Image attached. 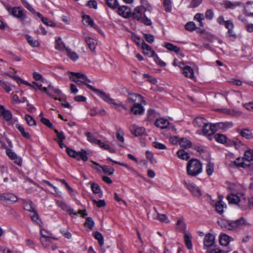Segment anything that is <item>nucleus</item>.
<instances>
[{
  "instance_id": "1",
  "label": "nucleus",
  "mask_w": 253,
  "mask_h": 253,
  "mask_svg": "<svg viewBox=\"0 0 253 253\" xmlns=\"http://www.w3.org/2000/svg\"><path fill=\"white\" fill-rule=\"evenodd\" d=\"M186 169L189 175L196 176L202 171V165L198 160L191 159L188 162Z\"/></svg>"
},
{
  "instance_id": "2",
  "label": "nucleus",
  "mask_w": 253,
  "mask_h": 253,
  "mask_svg": "<svg viewBox=\"0 0 253 253\" xmlns=\"http://www.w3.org/2000/svg\"><path fill=\"white\" fill-rule=\"evenodd\" d=\"M221 228L225 231H238L248 225V222H218Z\"/></svg>"
},
{
  "instance_id": "3",
  "label": "nucleus",
  "mask_w": 253,
  "mask_h": 253,
  "mask_svg": "<svg viewBox=\"0 0 253 253\" xmlns=\"http://www.w3.org/2000/svg\"><path fill=\"white\" fill-rule=\"evenodd\" d=\"M23 208L25 210L30 211V217L33 221H36L39 219L38 213L35 209L33 202L30 200H24Z\"/></svg>"
},
{
  "instance_id": "4",
  "label": "nucleus",
  "mask_w": 253,
  "mask_h": 253,
  "mask_svg": "<svg viewBox=\"0 0 253 253\" xmlns=\"http://www.w3.org/2000/svg\"><path fill=\"white\" fill-rule=\"evenodd\" d=\"M66 152L70 157L74 158L77 160L82 159L85 162L88 159L87 153L84 149H82L80 152H77L74 150L66 147Z\"/></svg>"
},
{
  "instance_id": "5",
  "label": "nucleus",
  "mask_w": 253,
  "mask_h": 253,
  "mask_svg": "<svg viewBox=\"0 0 253 253\" xmlns=\"http://www.w3.org/2000/svg\"><path fill=\"white\" fill-rule=\"evenodd\" d=\"M58 206L63 210L67 211L70 215H77L80 214L81 216L84 217L87 215L86 210H79L78 212H75L73 209L70 208L66 204L62 202H58Z\"/></svg>"
},
{
  "instance_id": "6",
  "label": "nucleus",
  "mask_w": 253,
  "mask_h": 253,
  "mask_svg": "<svg viewBox=\"0 0 253 253\" xmlns=\"http://www.w3.org/2000/svg\"><path fill=\"white\" fill-rule=\"evenodd\" d=\"M207 126L202 127V132L204 135L207 136L210 140H212L213 135L216 131L215 125H211L207 122Z\"/></svg>"
},
{
  "instance_id": "7",
  "label": "nucleus",
  "mask_w": 253,
  "mask_h": 253,
  "mask_svg": "<svg viewBox=\"0 0 253 253\" xmlns=\"http://www.w3.org/2000/svg\"><path fill=\"white\" fill-rule=\"evenodd\" d=\"M145 8L143 6H139L135 7L133 11L131 13V15L133 19L140 21L145 15L144 12Z\"/></svg>"
},
{
  "instance_id": "8",
  "label": "nucleus",
  "mask_w": 253,
  "mask_h": 253,
  "mask_svg": "<svg viewBox=\"0 0 253 253\" xmlns=\"http://www.w3.org/2000/svg\"><path fill=\"white\" fill-rule=\"evenodd\" d=\"M17 200V196L11 193L0 194V200L7 204H13L16 202Z\"/></svg>"
},
{
  "instance_id": "9",
  "label": "nucleus",
  "mask_w": 253,
  "mask_h": 253,
  "mask_svg": "<svg viewBox=\"0 0 253 253\" xmlns=\"http://www.w3.org/2000/svg\"><path fill=\"white\" fill-rule=\"evenodd\" d=\"M141 46L143 50V53L144 55H147L149 57H156L157 59L159 60V57L155 53V51L148 44H146L143 40L142 41Z\"/></svg>"
},
{
  "instance_id": "10",
  "label": "nucleus",
  "mask_w": 253,
  "mask_h": 253,
  "mask_svg": "<svg viewBox=\"0 0 253 253\" xmlns=\"http://www.w3.org/2000/svg\"><path fill=\"white\" fill-rule=\"evenodd\" d=\"M227 199L230 204H238L243 210H247V205H244L243 200H240L239 197L235 194H231L227 196Z\"/></svg>"
},
{
  "instance_id": "11",
  "label": "nucleus",
  "mask_w": 253,
  "mask_h": 253,
  "mask_svg": "<svg viewBox=\"0 0 253 253\" xmlns=\"http://www.w3.org/2000/svg\"><path fill=\"white\" fill-rule=\"evenodd\" d=\"M41 235L42 237L41 238V242L42 245L45 248H47L51 246L52 241L51 239L57 240L58 239L55 237H51L47 235L43 234V230H41Z\"/></svg>"
},
{
  "instance_id": "12",
  "label": "nucleus",
  "mask_w": 253,
  "mask_h": 253,
  "mask_svg": "<svg viewBox=\"0 0 253 253\" xmlns=\"http://www.w3.org/2000/svg\"><path fill=\"white\" fill-rule=\"evenodd\" d=\"M145 103V101L143 99V97L141 95L133 93V92H128V97L126 100V102L127 103H140L141 102Z\"/></svg>"
},
{
  "instance_id": "13",
  "label": "nucleus",
  "mask_w": 253,
  "mask_h": 253,
  "mask_svg": "<svg viewBox=\"0 0 253 253\" xmlns=\"http://www.w3.org/2000/svg\"><path fill=\"white\" fill-rule=\"evenodd\" d=\"M89 88L94 91L98 96L101 98L105 101L110 103L111 99L109 94H107L104 91L94 88L92 85H88Z\"/></svg>"
},
{
  "instance_id": "14",
  "label": "nucleus",
  "mask_w": 253,
  "mask_h": 253,
  "mask_svg": "<svg viewBox=\"0 0 253 253\" xmlns=\"http://www.w3.org/2000/svg\"><path fill=\"white\" fill-rule=\"evenodd\" d=\"M6 153L10 159L14 161L15 164L18 166L21 165L22 161L21 158L18 157L11 149L7 148L6 149Z\"/></svg>"
},
{
  "instance_id": "15",
  "label": "nucleus",
  "mask_w": 253,
  "mask_h": 253,
  "mask_svg": "<svg viewBox=\"0 0 253 253\" xmlns=\"http://www.w3.org/2000/svg\"><path fill=\"white\" fill-rule=\"evenodd\" d=\"M118 13L125 18L130 17L131 15V12L130 8L126 6H122L118 7L117 10Z\"/></svg>"
},
{
  "instance_id": "16",
  "label": "nucleus",
  "mask_w": 253,
  "mask_h": 253,
  "mask_svg": "<svg viewBox=\"0 0 253 253\" xmlns=\"http://www.w3.org/2000/svg\"><path fill=\"white\" fill-rule=\"evenodd\" d=\"M11 14L20 19L21 21H23L26 18L23 10L19 7H13L11 10Z\"/></svg>"
},
{
  "instance_id": "17",
  "label": "nucleus",
  "mask_w": 253,
  "mask_h": 253,
  "mask_svg": "<svg viewBox=\"0 0 253 253\" xmlns=\"http://www.w3.org/2000/svg\"><path fill=\"white\" fill-rule=\"evenodd\" d=\"M83 22L84 25L90 26L100 32V29L99 27L96 25L92 19L90 17V16L87 15H84L83 16Z\"/></svg>"
},
{
  "instance_id": "18",
  "label": "nucleus",
  "mask_w": 253,
  "mask_h": 253,
  "mask_svg": "<svg viewBox=\"0 0 253 253\" xmlns=\"http://www.w3.org/2000/svg\"><path fill=\"white\" fill-rule=\"evenodd\" d=\"M144 111V107L140 103H135L130 108V112L134 115H141Z\"/></svg>"
},
{
  "instance_id": "19",
  "label": "nucleus",
  "mask_w": 253,
  "mask_h": 253,
  "mask_svg": "<svg viewBox=\"0 0 253 253\" xmlns=\"http://www.w3.org/2000/svg\"><path fill=\"white\" fill-rule=\"evenodd\" d=\"M130 130L132 133L138 136L142 135L145 132V129L143 127H139L136 125H132L130 127Z\"/></svg>"
},
{
  "instance_id": "20",
  "label": "nucleus",
  "mask_w": 253,
  "mask_h": 253,
  "mask_svg": "<svg viewBox=\"0 0 253 253\" xmlns=\"http://www.w3.org/2000/svg\"><path fill=\"white\" fill-rule=\"evenodd\" d=\"M183 182L184 184L186 186L187 188L195 196L199 197L202 195L201 191L198 187H195L194 185L190 184H187L185 181H184Z\"/></svg>"
},
{
  "instance_id": "21",
  "label": "nucleus",
  "mask_w": 253,
  "mask_h": 253,
  "mask_svg": "<svg viewBox=\"0 0 253 253\" xmlns=\"http://www.w3.org/2000/svg\"><path fill=\"white\" fill-rule=\"evenodd\" d=\"M169 125L168 120L163 118L157 119L155 121V125L161 129L167 128Z\"/></svg>"
},
{
  "instance_id": "22",
  "label": "nucleus",
  "mask_w": 253,
  "mask_h": 253,
  "mask_svg": "<svg viewBox=\"0 0 253 253\" xmlns=\"http://www.w3.org/2000/svg\"><path fill=\"white\" fill-rule=\"evenodd\" d=\"M237 131L242 137L246 139H251L253 138V134L251 130L249 128H243L241 130L238 129Z\"/></svg>"
},
{
  "instance_id": "23",
  "label": "nucleus",
  "mask_w": 253,
  "mask_h": 253,
  "mask_svg": "<svg viewBox=\"0 0 253 253\" xmlns=\"http://www.w3.org/2000/svg\"><path fill=\"white\" fill-rule=\"evenodd\" d=\"M207 121L203 117H198L195 119L193 124L195 127H202L207 126Z\"/></svg>"
},
{
  "instance_id": "24",
  "label": "nucleus",
  "mask_w": 253,
  "mask_h": 253,
  "mask_svg": "<svg viewBox=\"0 0 253 253\" xmlns=\"http://www.w3.org/2000/svg\"><path fill=\"white\" fill-rule=\"evenodd\" d=\"M204 245L207 247L212 246L214 243V236L211 234H207L204 238Z\"/></svg>"
},
{
  "instance_id": "25",
  "label": "nucleus",
  "mask_w": 253,
  "mask_h": 253,
  "mask_svg": "<svg viewBox=\"0 0 253 253\" xmlns=\"http://www.w3.org/2000/svg\"><path fill=\"white\" fill-rule=\"evenodd\" d=\"M85 42L90 50L91 51L95 52L96 46L97 44L96 40L90 37H86L85 38Z\"/></svg>"
},
{
  "instance_id": "26",
  "label": "nucleus",
  "mask_w": 253,
  "mask_h": 253,
  "mask_svg": "<svg viewBox=\"0 0 253 253\" xmlns=\"http://www.w3.org/2000/svg\"><path fill=\"white\" fill-rule=\"evenodd\" d=\"M183 74L187 78H189L191 79H195L194 70L189 66H186L183 68Z\"/></svg>"
},
{
  "instance_id": "27",
  "label": "nucleus",
  "mask_w": 253,
  "mask_h": 253,
  "mask_svg": "<svg viewBox=\"0 0 253 253\" xmlns=\"http://www.w3.org/2000/svg\"><path fill=\"white\" fill-rule=\"evenodd\" d=\"M219 200L216 202L215 208L216 211L219 213H222L223 212L224 208H226L225 204L222 202L221 198L219 196Z\"/></svg>"
},
{
  "instance_id": "28",
  "label": "nucleus",
  "mask_w": 253,
  "mask_h": 253,
  "mask_svg": "<svg viewBox=\"0 0 253 253\" xmlns=\"http://www.w3.org/2000/svg\"><path fill=\"white\" fill-rule=\"evenodd\" d=\"M213 138H214L217 142L222 144H226L227 142V138L223 134L220 133L213 134Z\"/></svg>"
},
{
  "instance_id": "29",
  "label": "nucleus",
  "mask_w": 253,
  "mask_h": 253,
  "mask_svg": "<svg viewBox=\"0 0 253 253\" xmlns=\"http://www.w3.org/2000/svg\"><path fill=\"white\" fill-rule=\"evenodd\" d=\"M191 238L192 237L190 234L185 233L184 235L185 244L186 245L187 248L189 250L192 249V248Z\"/></svg>"
},
{
  "instance_id": "30",
  "label": "nucleus",
  "mask_w": 253,
  "mask_h": 253,
  "mask_svg": "<svg viewBox=\"0 0 253 253\" xmlns=\"http://www.w3.org/2000/svg\"><path fill=\"white\" fill-rule=\"evenodd\" d=\"M222 112L226 115H230L235 117H239L241 115V112L238 111L227 109H223Z\"/></svg>"
},
{
  "instance_id": "31",
  "label": "nucleus",
  "mask_w": 253,
  "mask_h": 253,
  "mask_svg": "<svg viewBox=\"0 0 253 253\" xmlns=\"http://www.w3.org/2000/svg\"><path fill=\"white\" fill-rule=\"evenodd\" d=\"M15 126L16 128L20 132L21 134L23 137L27 139L30 138L31 135L30 133L25 130V129L23 126L19 124H16Z\"/></svg>"
},
{
  "instance_id": "32",
  "label": "nucleus",
  "mask_w": 253,
  "mask_h": 253,
  "mask_svg": "<svg viewBox=\"0 0 253 253\" xmlns=\"http://www.w3.org/2000/svg\"><path fill=\"white\" fill-rule=\"evenodd\" d=\"M245 11L249 16H253V3L247 2L245 6Z\"/></svg>"
},
{
  "instance_id": "33",
  "label": "nucleus",
  "mask_w": 253,
  "mask_h": 253,
  "mask_svg": "<svg viewBox=\"0 0 253 253\" xmlns=\"http://www.w3.org/2000/svg\"><path fill=\"white\" fill-rule=\"evenodd\" d=\"M243 160L248 162L253 161V150L249 149L246 151Z\"/></svg>"
},
{
  "instance_id": "34",
  "label": "nucleus",
  "mask_w": 253,
  "mask_h": 253,
  "mask_svg": "<svg viewBox=\"0 0 253 253\" xmlns=\"http://www.w3.org/2000/svg\"><path fill=\"white\" fill-rule=\"evenodd\" d=\"M219 242L222 246H226L230 242V237L226 234H222L220 236Z\"/></svg>"
},
{
  "instance_id": "35",
  "label": "nucleus",
  "mask_w": 253,
  "mask_h": 253,
  "mask_svg": "<svg viewBox=\"0 0 253 253\" xmlns=\"http://www.w3.org/2000/svg\"><path fill=\"white\" fill-rule=\"evenodd\" d=\"M26 38L30 44V45L33 47H38L40 45V43L38 40H34L32 37L27 35H26Z\"/></svg>"
},
{
  "instance_id": "36",
  "label": "nucleus",
  "mask_w": 253,
  "mask_h": 253,
  "mask_svg": "<svg viewBox=\"0 0 253 253\" xmlns=\"http://www.w3.org/2000/svg\"><path fill=\"white\" fill-rule=\"evenodd\" d=\"M177 156L181 159L187 160L189 159V154L184 150L181 149L177 152Z\"/></svg>"
},
{
  "instance_id": "37",
  "label": "nucleus",
  "mask_w": 253,
  "mask_h": 253,
  "mask_svg": "<svg viewBox=\"0 0 253 253\" xmlns=\"http://www.w3.org/2000/svg\"><path fill=\"white\" fill-rule=\"evenodd\" d=\"M124 133L122 130L119 129L117 130L116 133V136L117 138L118 141L120 143L119 145L122 146L121 143H123L124 142Z\"/></svg>"
},
{
  "instance_id": "38",
  "label": "nucleus",
  "mask_w": 253,
  "mask_h": 253,
  "mask_svg": "<svg viewBox=\"0 0 253 253\" xmlns=\"http://www.w3.org/2000/svg\"><path fill=\"white\" fill-rule=\"evenodd\" d=\"M179 144L181 147H183L186 149L191 147L192 143L187 138H183L179 140Z\"/></svg>"
},
{
  "instance_id": "39",
  "label": "nucleus",
  "mask_w": 253,
  "mask_h": 253,
  "mask_svg": "<svg viewBox=\"0 0 253 253\" xmlns=\"http://www.w3.org/2000/svg\"><path fill=\"white\" fill-rule=\"evenodd\" d=\"M70 74L73 76H75L76 79H82L85 81H88V83H91V81L87 78L86 76L84 74L81 73H76V72H70Z\"/></svg>"
},
{
  "instance_id": "40",
  "label": "nucleus",
  "mask_w": 253,
  "mask_h": 253,
  "mask_svg": "<svg viewBox=\"0 0 253 253\" xmlns=\"http://www.w3.org/2000/svg\"><path fill=\"white\" fill-rule=\"evenodd\" d=\"M25 120L29 126H36V121L30 115H26L25 116Z\"/></svg>"
},
{
  "instance_id": "41",
  "label": "nucleus",
  "mask_w": 253,
  "mask_h": 253,
  "mask_svg": "<svg viewBox=\"0 0 253 253\" xmlns=\"http://www.w3.org/2000/svg\"><path fill=\"white\" fill-rule=\"evenodd\" d=\"M70 79L74 82H75L78 85H85L88 88H89L88 85H90L88 84H87L88 81L83 80L82 79H76V78L74 77H70Z\"/></svg>"
},
{
  "instance_id": "42",
  "label": "nucleus",
  "mask_w": 253,
  "mask_h": 253,
  "mask_svg": "<svg viewBox=\"0 0 253 253\" xmlns=\"http://www.w3.org/2000/svg\"><path fill=\"white\" fill-rule=\"evenodd\" d=\"M214 171L213 163L209 162L206 166V172L208 175H211Z\"/></svg>"
},
{
  "instance_id": "43",
  "label": "nucleus",
  "mask_w": 253,
  "mask_h": 253,
  "mask_svg": "<svg viewBox=\"0 0 253 253\" xmlns=\"http://www.w3.org/2000/svg\"><path fill=\"white\" fill-rule=\"evenodd\" d=\"M165 47L170 51H174L176 53H178L180 51V48L177 46L174 45L170 43H167L165 45Z\"/></svg>"
},
{
  "instance_id": "44",
  "label": "nucleus",
  "mask_w": 253,
  "mask_h": 253,
  "mask_svg": "<svg viewBox=\"0 0 253 253\" xmlns=\"http://www.w3.org/2000/svg\"><path fill=\"white\" fill-rule=\"evenodd\" d=\"M66 52L68 55V56L73 60H77L79 58V56L78 54L74 51H72L69 48H66Z\"/></svg>"
},
{
  "instance_id": "45",
  "label": "nucleus",
  "mask_w": 253,
  "mask_h": 253,
  "mask_svg": "<svg viewBox=\"0 0 253 253\" xmlns=\"http://www.w3.org/2000/svg\"><path fill=\"white\" fill-rule=\"evenodd\" d=\"M54 131L56 133L57 137L58 140L54 139L55 141L57 142V141H63L65 139V136L63 133V132L61 131L59 132L58 130L56 129H54Z\"/></svg>"
},
{
  "instance_id": "46",
  "label": "nucleus",
  "mask_w": 253,
  "mask_h": 253,
  "mask_svg": "<svg viewBox=\"0 0 253 253\" xmlns=\"http://www.w3.org/2000/svg\"><path fill=\"white\" fill-rule=\"evenodd\" d=\"M94 237L98 241L100 246H102L103 244V237L101 234L98 232H95L93 234Z\"/></svg>"
},
{
  "instance_id": "47",
  "label": "nucleus",
  "mask_w": 253,
  "mask_h": 253,
  "mask_svg": "<svg viewBox=\"0 0 253 253\" xmlns=\"http://www.w3.org/2000/svg\"><path fill=\"white\" fill-rule=\"evenodd\" d=\"M64 48V43L61 41V38H58V39L56 40L55 48L58 50H62Z\"/></svg>"
},
{
  "instance_id": "48",
  "label": "nucleus",
  "mask_w": 253,
  "mask_h": 253,
  "mask_svg": "<svg viewBox=\"0 0 253 253\" xmlns=\"http://www.w3.org/2000/svg\"><path fill=\"white\" fill-rule=\"evenodd\" d=\"M186 30L189 31H193L196 29V25L193 22H189L185 25Z\"/></svg>"
},
{
  "instance_id": "49",
  "label": "nucleus",
  "mask_w": 253,
  "mask_h": 253,
  "mask_svg": "<svg viewBox=\"0 0 253 253\" xmlns=\"http://www.w3.org/2000/svg\"><path fill=\"white\" fill-rule=\"evenodd\" d=\"M91 188L94 194H98L101 192V189L97 183H91Z\"/></svg>"
},
{
  "instance_id": "50",
  "label": "nucleus",
  "mask_w": 253,
  "mask_h": 253,
  "mask_svg": "<svg viewBox=\"0 0 253 253\" xmlns=\"http://www.w3.org/2000/svg\"><path fill=\"white\" fill-rule=\"evenodd\" d=\"M41 122L48 127L54 129L52 124L50 122L48 119L44 117H42V118H41Z\"/></svg>"
},
{
  "instance_id": "51",
  "label": "nucleus",
  "mask_w": 253,
  "mask_h": 253,
  "mask_svg": "<svg viewBox=\"0 0 253 253\" xmlns=\"http://www.w3.org/2000/svg\"><path fill=\"white\" fill-rule=\"evenodd\" d=\"M2 116L6 121H9L11 119L12 114L9 110L5 109Z\"/></svg>"
},
{
  "instance_id": "52",
  "label": "nucleus",
  "mask_w": 253,
  "mask_h": 253,
  "mask_svg": "<svg viewBox=\"0 0 253 253\" xmlns=\"http://www.w3.org/2000/svg\"><path fill=\"white\" fill-rule=\"evenodd\" d=\"M176 229L183 232L184 234L186 232V225L184 222H177L176 224Z\"/></svg>"
},
{
  "instance_id": "53",
  "label": "nucleus",
  "mask_w": 253,
  "mask_h": 253,
  "mask_svg": "<svg viewBox=\"0 0 253 253\" xmlns=\"http://www.w3.org/2000/svg\"><path fill=\"white\" fill-rule=\"evenodd\" d=\"M146 157L147 159L149 160L151 164H154L157 163L156 160L153 158V155L151 152L147 151L146 152Z\"/></svg>"
},
{
  "instance_id": "54",
  "label": "nucleus",
  "mask_w": 253,
  "mask_h": 253,
  "mask_svg": "<svg viewBox=\"0 0 253 253\" xmlns=\"http://www.w3.org/2000/svg\"><path fill=\"white\" fill-rule=\"evenodd\" d=\"M152 146L156 149L163 150L166 149V146L157 141H154L152 143Z\"/></svg>"
},
{
  "instance_id": "55",
  "label": "nucleus",
  "mask_w": 253,
  "mask_h": 253,
  "mask_svg": "<svg viewBox=\"0 0 253 253\" xmlns=\"http://www.w3.org/2000/svg\"><path fill=\"white\" fill-rule=\"evenodd\" d=\"M112 162L114 163H115V164H119L121 166H123L124 167H125L126 168H127V169H129L130 170H131L132 172L136 174L137 172L136 170H135L133 168H132L131 167H129L128 165H127L126 164H125V163H120V162H118L117 161H113V160H112Z\"/></svg>"
},
{
  "instance_id": "56",
  "label": "nucleus",
  "mask_w": 253,
  "mask_h": 253,
  "mask_svg": "<svg viewBox=\"0 0 253 253\" xmlns=\"http://www.w3.org/2000/svg\"><path fill=\"white\" fill-rule=\"evenodd\" d=\"M194 19L197 20L200 23V26L203 27L204 25L202 22L203 20V14L201 13H197L194 16Z\"/></svg>"
},
{
  "instance_id": "57",
  "label": "nucleus",
  "mask_w": 253,
  "mask_h": 253,
  "mask_svg": "<svg viewBox=\"0 0 253 253\" xmlns=\"http://www.w3.org/2000/svg\"><path fill=\"white\" fill-rule=\"evenodd\" d=\"M33 77L36 81L41 80L42 83H44L46 80L42 78V76L38 72H34L33 73Z\"/></svg>"
},
{
  "instance_id": "58",
  "label": "nucleus",
  "mask_w": 253,
  "mask_h": 253,
  "mask_svg": "<svg viewBox=\"0 0 253 253\" xmlns=\"http://www.w3.org/2000/svg\"><path fill=\"white\" fill-rule=\"evenodd\" d=\"M85 135L87 138V140L92 143H95L97 142V140L95 138V137L92 135L91 133L90 132H86Z\"/></svg>"
},
{
  "instance_id": "59",
  "label": "nucleus",
  "mask_w": 253,
  "mask_h": 253,
  "mask_svg": "<svg viewBox=\"0 0 253 253\" xmlns=\"http://www.w3.org/2000/svg\"><path fill=\"white\" fill-rule=\"evenodd\" d=\"M238 5H239L238 2H231V1H227L225 4V7L226 8H231V9L234 8L236 6H238Z\"/></svg>"
},
{
  "instance_id": "60",
  "label": "nucleus",
  "mask_w": 253,
  "mask_h": 253,
  "mask_svg": "<svg viewBox=\"0 0 253 253\" xmlns=\"http://www.w3.org/2000/svg\"><path fill=\"white\" fill-rule=\"evenodd\" d=\"M171 1L170 0H164V5L165 7V10L167 11H170L171 9Z\"/></svg>"
},
{
  "instance_id": "61",
  "label": "nucleus",
  "mask_w": 253,
  "mask_h": 253,
  "mask_svg": "<svg viewBox=\"0 0 253 253\" xmlns=\"http://www.w3.org/2000/svg\"><path fill=\"white\" fill-rule=\"evenodd\" d=\"M144 37L146 41L149 43H152L154 41V37L152 35L144 34Z\"/></svg>"
},
{
  "instance_id": "62",
  "label": "nucleus",
  "mask_w": 253,
  "mask_h": 253,
  "mask_svg": "<svg viewBox=\"0 0 253 253\" xmlns=\"http://www.w3.org/2000/svg\"><path fill=\"white\" fill-rule=\"evenodd\" d=\"M93 202L94 204H95L97 207L100 208L102 207H104L105 206V202L104 200H101L99 201H97L96 200L93 199Z\"/></svg>"
},
{
  "instance_id": "63",
  "label": "nucleus",
  "mask_w": 253,
  "mask_h": 253,
  "mask_svg": "<svg viewBox=\"0 0 253 253\" xmlns=\"http://www.w3.org/2000/svg\"><path fill=\"white\" fill-rule=\"evenodd\" d=\"M87 5L89 7L93 8L94 9H97V2L94 0H89L87 2Z\"/></svg>"
},
{
  "instance_id": "64",
  "label": "nucleus",
  "mask_w": 253,
  "mask_h": 253,
  "mask_svg": "<svg viewBox=\"0 0 253 253\" xmlns=\"http://www.w3.org/2000/svg\"><path fill=\"white\" fill-rule=\"evenodd\" d=\"M157 219L161 221H164L166 220H168V216L165 214H160L157 213Z\"/></svg>"
}]
</instances>
